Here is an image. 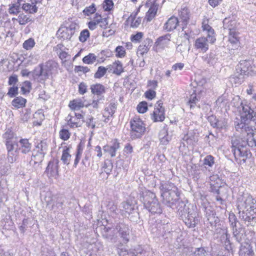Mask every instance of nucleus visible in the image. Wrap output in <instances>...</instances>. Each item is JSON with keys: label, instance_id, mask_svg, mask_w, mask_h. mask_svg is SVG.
Masks as SVG:
<instances>
[{"label": "nucleus", "instance_id": "9", "mask_svg": "<svg viewBox=\"0 0 256 256\" xmlns=\"http://www.w3.org/2000/svg\"><path fill=\"white\" fill-rule=\"evenodd\" d=\"M124 243H128L130 238L131 230L129 226L124 222H119L115 226V228Z\"/></svg>", "mask_w": 256, "mask_h": 256}, {"label": "nucleus", "instance_id": "10", "mask_svg": "<svg viewBox=\"0 0 256 256\" xmlns=\"http://www.w3.org/2000/svg\"><path fill=\"white\" fill-rule=\"evenodd\" d=\"M198 216L197 212L194 208H192V210H189L186 214L182 216L180 219L188 228H194L198 223Z\"/></svg>", "mask_w": 256, "mask_h": 256}, {"label": "nucleus", "instance_id": "26", "mask_svg": "<svg viewBox=\"0 0 256 256\" xmlns=\"http://www.w3.org/2000/svg\"><path fill=\"white\" fill-rule=\"evenodd\" d=\"M44 157V156L43 154L42 155L40 154H36L32 152L31 156V160H30L29 164L33 167L36 168L42 163Z\"/></svg>", "mask_w": 256, "mask_h": 256}, {"label": "nucleus", "instance_id": "47", "mask_svg": "<svg viewBox=\"0 0 256 256\" xmlns=\"http://www.w3.org/2000/svg\"><path fill=\"white\" fill-rule=\"evenodd\" d=\"M69 148H66L62 151V154L61 157V160L64 164L68 165L70 164V161L71 158V155L70 154Z\"/></svg>", "mask_w": 256, "mask_h": 256}, {"label": "nucleus", "instance_id": "55", "mask_svg": "<svg viewBox=\"0 0 256 256\" xmlns=\"http://www.w3.org/2000/svg\"><path fill=\"white\" fill-rule=\"evenodd\" d=\"M183 140L186 141L187 144H190L192 141H198L197 136L193 135L192 132H188L186 135L184 136Z\"/></svg>", "mask_w": 256, "mask_h": 256}, {"label": "nucleus", "instance_id": "42", "mask_svg": "<svg viewBox=\"0 0 256 256\" xmlns=\"http://www.w3.org/2000/svg\"><path fill=\"white\" fill-rule=\"evenodd\" d=\"M68 106L72 110H79L80 108H83L84 106V104L80 100H74L70 102Z\"/></svg>", "mask_w": 256, "mask_h": 256}, {"label": "nucleus", "instance_id": "19", "mask_svg": "<svg viewBox=\"0 0 256 256\" xmlns=\"http://www.w3.org/2000/svg\"><path fill=\"white\" fill-rule=\"evenodd\" d=\"M175 206L177 210V213L179 215L180 218H182V216L186 214L188 212L192 210L190 206H191L192 208H194L193 206L190 204L187 205L184 202L181 200H179Z\"/></svg>", "mask_w": 256, "mask_h": 256}, {"label": "nucleus", "instance_id": "53", "mask_svg": "<svg viewBox=\"0 0 256 256\" xmlns=\"http://www.w3.org/2000/svg\"><path fill=\"white\" fill-rule=\"evenodd\" d=\"M90 34L88 29L82 30L80 34L78 39L82 42H84L86 41L87 39L90 37Z\"/></svg>", "mask_w": 256, "mask_h": 256}, {"label": "nucleus", "instance_id": "32", "mask_svg": "<svg viewBox=\"0 0 256 256\" xmlns=\"http://www.w3.org/2000/svg\"><path fill=\"white\" fill-rule=\"evenodd\" d=\"M179 16L182 24H188L190 20V10L186 7L182 8L179 11Z\"/></svg>", "mask_w": 256, "mask_h": 256}, {"label": "nucleus", "instance_id": "51", "mask_svg": "<svg viewBox=\"0 0 256 256\" xmlns=\"http://www.w3.org/2000/svg\"><path fill=\"white\" fill-rule=\"evenodd\" d=\"M207 36L205 38L211 44H214L216 41V34L214 29L210 30L206 33Z\"/></svg>", "mask_w": 256, "mask_h": 256}, {"label": "nucleus", "instance_id": "37", "mask_svg": "<svg viewBox=\"0 0 256 256\" xmlns=\"http://www.w3.org/2000/svg\"><path fill=\"white\" fill-rule=\"evenodd\" d=\"M204 60L208 64L214 65L218 60V58L216 54L214 52H210L202 57Z\"/></svg>", "mask_w": 256, "mask_h": 256}, {"label": "nucleus", "instance_id": "24", "mask_svg": "<svg viewBox=\"0 0 256 256\" xmlns=\"http://www.w3.org/2000/svg\"><path fill=\"white\" fill-rule=\"evenodd\" d=\"M160 188L162 192L169 193L171 192L174 191L176 192L178 190V188L172 182L168 181L164 182L163 181L160 182Z\"/></svg>", "mask_w": 256, "mask_h": 256}, {"label": "nucleus", "instance_id": "28", "mask_svg": "<svg viewBox=\"0 0 256 256\" xmlns=\"http://www.w3.org/2000/svg\"><path fill=\"white\" fill-rule=\"evenodd\" d=\"M160 109L154 108L151 116L152 119L154 122H162L165 118L164 109H162L161 108H160Z\"/></svg>", "mask_w": 256, "mask_h": 256}, {"label": "nucleus", "instance_id": "40", "mask_svg": "<svg viewBox=\"0 0 256 256\" xmlns=\"http://www.w3.org/2000/svg\"><path fill=\"white\" fill-rule=\"evenodd\" d=\"M137 15V12L134 14H132L128 18L126 22H130V26L132 28H137L140 24L141 22V19L140 18H138L136 20V16Z\"/></svg>", "mask_w": 256, "mask_h": 256}, {"label": "nucleus", "instance_id": "16", "mask_svg": "<svg viewBox=\"0 0 256 256\" xmlns=\"http://www.w3.org/2000/svg\"><path fill=\"white\" fill-rule=\"evenodd\" d=\"M223 27L224 30L228 31L230 34H234V32H238L236 30L237 22L234 18H226L223 20Z\"/></svg>", "mask_w": 256, "mask_h": 256}, {"label": "nucleus", "instance_id": "8", "mask_svg": "<svg viewBox=\"0 0 256 256\" xmlns=\"http://www.w3.org/2000/svg\"><path fill=\"white\" fill-rule=\"evenodd\" d=\"M2 138L4 140L8 153H12L15 149L16 145L18 143V138L16 134L12 130L8 129L3 134Z\"/></svg>", "mask_w": 256, "mask_h": 256}, {"label": "nucleus", "instance_id": "31", "mask_svg": "<svg viewBox=\"0 0 256 256\" xmlns=\"http://www.w3.org/2000/svg\"><path fill=\"white\" fill-rule=\"evenodd\" d=\"M48 150V144L46 142L41 141L36 146L32 152L36 154H40L45 156Z\"/></svg>", "mask_w": 256, "mask_h": 256}, {"label": "nucleus", "instance_id": "46", "mask_svg": "<svg viewBox=\"0 0 256 256\" xmlns=\"http://www.w3.org/2000/svg\"><path fill=\"white\" fill-rule=\"evenodd\" d=\"M158 6L156 4H153L149 8L146 16L148 17V20L150 21L154 17L158 10Z\"/></svg>", "mask_w": 256, "mask_h": 256}, {"label": "nucleus", "instance_id": "30", "mask_svg": "<svg viewBox=\"0 0 256 256\" xmlns=\"http://www.w3.org/2000/svg\"><path fill=\"white\" fill-rule=\"evenodd\" d=\"M254 253L252 247L246 244L245 245H242L239 251L240 256H253Z\"/></svg>", "mask_w": 256, "mask_h": 256}, {"label": "nucleus", "instance_id": "56", "mask_svg": "<svg viewBox=\"0 0 256 256\" xmlns=\"http://www.w3.org/2000/svg\"><path fill=\"white\" fill-rule=\"evenodd\" d=\"M20 4L18 3L10 6L8 12L10 14H16L20 12Z\"/></svg>", "mask_w": 256, "mask_h": 256}, {"label": "nucleus", "instance_id": "45", "mask_svg": "<svg viewBox=\"0 0 256 256\" xmlns=\"http://www.w3.org/2000/svg\"><path fill=\"white\" fill-rule=\"evenodd\" d=\"M125 216L127 217L132 222L136 223L140 222L139 220L140 218L137 208L131 213H128L127 214V216Z\"/></svg>", "mask_w": 256, "mask_h": 256}, {"label": "nucleus", "instance_id": "38", "mask_svg": "<svg viewBox=\"0 0 256 256\" xmlns=\"http://www.w3.org/2000/svg\"><path fill=\"white\" fill-rule=\"evenodd\" d=\"M26 100L21 96H18L14 98L12 102V105L16 108L25 106Z\"/></svg>", "mask_w": 256, "mask_h": 256}, {"label": "nucleus", "instance_id": "13", "mask_svg": "<svg viewBox=\"0 0 256 256\" xmlns=\"http://www.w3.org/2000/svg\"><path fill=\"white\" fill-rule=\"evenodd\" d=\"M32 144L27 138L18 140V143L16 145L14 152H20L22 154H28L31 152Z\"/></svg>", "mask_w": 256, "mask_h": 256}, {"label": "nucleus", "instance_id": "61", "mask_svg": "<svg viewBox=\"0 0 256 256\" xmlns=\"http://www.w3.org/2000/svg\"><path fill=\"white\" fill-rule=\"evenodd\" d=\"M149 50L150 48H148V46L142 44H140L138 47L137 54L142 56L144 54L147 53Z\"/></svg>", "mask_w": 256, "mask_h": 256}, {"label": "nucleus", "instance_id": "58", "mask_svg": "<svg viewBox=\"0 0 256 256\" xmlns=\"http://www.w3.org/2000/svg\"><path fill=\"white\" fill-rule=\"evenodd\" d=\"M96 11V8L95 4H92L90 6L86 7L83 10V13L85 16H89L95 12Z\"/></svg>", "mask_w": 256, "mask_h": 256}, {"label": "nucleus", "instance_id": "15", "mask_svg": "<svg viewBox=\"0 0 256 256\" xmlns=\"http://www.w3.org/2000/svg\"><path fill=\"white\" fill-rule=\"evenodd\" d=\"M210 43L204 36H202L196 38L194 44V48L200 52L204 53L209 48Z\"/></svg>", "mask_w": 256, "mask_h": 256}, {"label": "nucleus", "instance_id": "29", "mask_svg": "<svg viewBox=\"0 0 256 256\" xmlns=\"http://www.w3.org/2000/svg\"><path fill=\"white\" fill-rule=\"evenodd\" d=\"M166 126H164L159 133V138L162 144L166 145L171 140V136L168 134Z\"/></svg>", "mask_w": 256, "mask_h": 256}, {"label": "nucleus", "instance_id": "33", "mask_svg": "<svg viewBox=\"0 0 256 256\" xmlns=\"http://www.w3.org/2000/svg\"><path fill=\"white\" fill-rule=\"evenodd\" d=\"M105 234H103V236L108 241L112 242H115L117 240V236L111 232V228L105 227L104 229Z\"/></svg>", "mask_w": 256, "mask_h": 256}, {"label": "nucleus", "instance_id": "11", "mask_svg": "<svg viewBox=\"0 0 256 256\" xmlns=\"http://www.w3.org/2000/svg\"><path fill=\"white\" fill-rule=\"evenodd\" d=\"M162 192L161 196L163 198V202L168 206L174 208L177 202L180 200V192L178 190L176 192L172 191L169 193Z\"/></svg>", "mask_w": 256, "mask_h": 256}, {"label": "nucleus", "instance_id": "60", "mask_svg": "<svg viewBox=\"0 0 256 256\" xmlns=\"http://www.w3.org/2000/svg\"><path fill=\"white\" fill-rule=\"evenodd\" d=\"M114 2L112 0H104L103 4V8L106 11H110L113 8Z\"/></svg>", "mask_w": 256, "mask_h": 256}, {"label": "nucleus", "instance_id": "62", "mask_svg": "<svg viewBox=\"0 0 256 256\" xmlns=\"http://www.w3.org/2000/svg\"><path fill=\"white\" fill-rule=\"evenodd\" d=\"M116 56L118 58H123L126 55V52L122 46H118L116 48Z\"/></svg>", "mask_w": 256, "mask_h": 256}, {"label": "nucleus", "instance_id": "35", "mask_svg": "<svg viewBox=\"0 0 256 256\" xmlns=\"http://www.w3.org/2000/svg\"><path fill=\"white\" fill-rule=\"evenodd\" d=\"M183 24L184 26L182 28L184 34V37L186 39L189 40L194 34L192 30L194 25H188V24Z\"/></svg>", "mask_w": 256, "mask_h": 256}, {"label": "nucleus", "instance_id": "27", "mask_svg": "<svg viewBox=\"0 0 256 256\" xmlns=\"http://www.w3.org/2000/svg\"><path fill=\"white\" fill-rule=\"evenodd\" d=\"M245 76L247 75L240 72H238L236 69L234 74L230 77V81L236 84H240L244 81Z\"/></svg>", "mask_w": 256, "mask_h": 256}, {"label": "nucleus", "instance_id": "18", "mask_svg": "<svg viewBox=\"0 0 256 256\" xmlns=\"http://www.w3.org/2000/svg\"><path fill=\"white\" fill-rule=\"evenodd\" d=\"M170 34H166L164 36H160L157 38L154 43V46L156 49L158 50H164L168 47V45L170 42Z\"/></svg>", "mask_w": 256, "mask_h": 256}, {"label": "nucleus", "instance_id": "25", "mask_svg": "<svg viewBox=\"0 0 256 256\" xmlns=\"http://www.w3.org/2000/svg\"><path fill=\"white\" fill-rule=\"evenodd\" d=\"M220 187L221 186L218 182H212L210 184V191L214 194H216V200L220 204H223L224 200L219 196L220 194Z\"/></svg>", "mask_w": 256, "mask_h": 256}, {"label": "nucleus", "instance_id": "1", "mask_svg": "<svg viewBox=\"0 0 256 256\" xmlns=\"http://www.w3.org/2000/svg\"><path fill=\"white\" fill-rule=\"evenodd\" d=\"M238 110L240 118H236L234 121L236 130L241 134L242 137L245 136L250 140H256V112L248 105L242 102Z\"/></svg>", "mask_w": 256, "mask_h": 256}, {"label": "nucleus", "instance_id": "64", "mask_svg": "<svg viewBox=\"0 0 256 256\" xmlns=\"http://www.w3.org/2000/svg\"><path fill=\"white\" fill-rule=\"evenodd\" d=\"M206 252L204 248H200L196 249L192 256H206Z\"/></svg>", "mask_w": 256, "mask_h": 256}, {"label": "nucleus", "instance_id": "63", "mask_svg": "<svg viewBox=\"0 0 256 256\" xmlns=\"http://www.w3.org/2000/svg\"><path fill=\"white\" fill-rule=\"evenodd\" d=\"M18 94V86H13L10 87L8 89V92L7 94L10 98H14Z\"/></svg>", "mask_w": 256, "mask_h": 256}, {"label": "nucleus", "instance_id": "2", "mask_svg": "<svg viewBox=\"0 0 256 256\" xmlns=\"http://www.w3.org/2000/svg\"><path fill=\"white\" fill-rule=\"evenodd\" d=\"M237 208L240 218L248 226H256V200L248 193L239 196Z\"/></svg>", "mask_w": 256, "mask_h": 256}, {"label": "nucleus", "instance_id": "39", "mask_svg": "<svg viewBox=\"0 0 256 256\" xmlns=\"http://www.w3.org/2000/svg\"><path fill=\"white\" fill-rule=\"evenodd\" d=\"M70 116V118L68 120V124L71 128H76L82 126V124L84 122V120H82V122L80 120H76V118L74 116H70L69 115L68 116Z\"/></svg>", "mask_w": 256, "mask_h": 256}, {"label": "nucleus", "instance_id": "14", "mask_svg": "<svg viewBox=\"0 0 256 256\" xmlns=\"http://www.w3.org/2000/svg\"><path fill=\"white\" fill-rule=\"evenodd\" d=\"M206 222L208 228L212 229L214 228L220 222V218L216 216V214L210 209L206 208Z\"/></svg>", "mask_w": 256, "mask_h": 256}, {"label": "nucleus", "instance_id": "20", "mask_svg": "<svg viewBox=\"0 0 256 256\" xmlns=\"http://www.w3.org/2000/svg\"><path fill=\"white\" fill-rule=\"evenodd\" d=\"M121 208V210L124 216H127V214L131 213L136 209V202H133L129 200L122 202Z\"/></svg>", "mask_w": 256, "mask_h": 256}, {"label": "nucleus", "instance_id": "3", "mask_svg": "<svg viewBox=\"0 0 256 256\" xmlns=\"http://www.w3.org/2000/svg\"><path fill=\"white\" fill-rule=\"evenodd\" d=\"M140 200L143 202L144 208L152 214L162 213V208L154 193L150 190L143 192Z\"/></svg>", "mask_w": 256, "mask_h": 256}, {"label": "nucleus", "instance_id": "43", "mask_svg": "<svg viewBox=\"0 0 256 256\" xmlns=\"http://www.w3.org/2000/svg\"><path fill=\"white\" fill-rule=\"evenodd\" d=\"M16 20L18 22L20 25H25L28 22L32 21V18L30 16L22 13L18 16Z\"/></svg>", "mask_w": 256, "mask_h": 256}, {"label": "nucleus", "instance_id": "54", "mask_svg": "<svg viewBox=\"0 0 256 256\" xmlns=\"http://www.w3.org/2000/svg\"><path fill=\"white\" fill-rule=\"evenodd\" d=\"M63 26L65 28H67L70 32H72V34H74L76 28L78 27V24L75 22H72L70 24L66 22Z\"/></svg>", "mask_w": 256, "mask_h": 256}, {"label": "nucleus", "instance_id": "52", "mask_svg": "<svg viewBox=\"0 0 256 256\" xmlns=\"http://www.w3.org/2000/svg\"><path fill=\"white\" fill-rule=\"evenodd\" d=\"M35 45V42L33 38H30L28 40H25L22 44L23 48L26 50H31Z\"/></svg>", "mask_w": 256, "mask_h": 256}, {"label": "nucleus", "instance_id": "6", "mask_svg": "<svg viewBox=\"0 0 256 256\" xmlns=\"http://www.w3.org/2000/svg\"><path fill=\"white\" fill-rule=\"evenodd\" d=\"M130 138L132 140L140 138L146 131V125L138 117H134L130 121Z\"/></svg>", "mask_w": 256, "mask_h": 256}, {"label": "nucleus", "instance_id": "36", "mask_svg": "<svg viewBox=\"0 0 256 256\" xmlns=\"http://www.w3.org/2000/svg\"><path fill=\"white\" fill-rule=\"evenodd\" d=\"M238 34V32H234V34H229L228 41L232 45V49H237L240 46Z\"/></svg>", "mask_w": 256, "mask_h": 256}, {"label": "nucleus", "instance_id": "12", "mask_svg": "<svg viewBox=\"0 0 256 256\" xmlns=\"http://www.w3.org/2000/svg\"><path fill=\"white\" fill-rule=\"evenodd\" d=\"M236 69L238 72H240L246 75H248L250 72H254L256 70V68L253 64V60L251 58L240 60L236 66Z\"/></svg>", "mask_w": 256, "mask_h": 256}, {"label": "nucleus", "instance_id": "49", "mask_svg": "<svg viewBox=\"0 0 256 256\" xmlns=\"http://www.w3.org/2000/svg\"><path fill=\"white\" fill-rule=\"evenodd\" d=\"M96 59V56L94 54L90 53L88 55L84 56L82 58V62L86 64H94Z\"/></svg>", "mask_w": 256, "mask_h": 256}, {"label": "nucleus", "instance_id": "50", "mask_svg": "<svg viewBox=\"0 0 256 256\" xmlns=\"http://www.w3.org/2000/svg\"><path fill=\"white\" fill-rule=\"evenodd\" d=\"M107 71V69H106V68L102 66H100L96 72L94 74V78H100L102 76H104L105 74H106Z\"/></svg>", "mask_w": 256, "mask_h": 256}, {"label": "nucleus", "instance_id": "23", "mask_svg": "<svg viewBox=\"0 0 256 256\" xmlns=\"http://www.w3.org/2000/svg\"><path fill=\"white\" fill-rule=\"evenodd\" d=\"M120 148V144L116 139L112 142V146L106 145L103 147V150L105 152H108L112 157L116 156V151Z\"/></svg>", "mask_w": 256, "mask_h": 256}, {"label": "nucleus", "instance_id": "21", "mask_svg": "<svg viewBox=\"0 0 256 256\" xmlns=\"http://www.w3.org/2000/svg\"><path fill=\"white\" fill-rule=\"evenodd\" d=\"M73 35L72 32H70L68 28L63 25L61 26L56 32L57 38L62 40H70Z\"/></svg>", "mask_w": 256, "mask_h": 256}, {"label": "nucleus", "instance_id": "22", "mask_svg": "<svg viewBox=\"0 0 256 256\" xmlns=\"http://www.w3.org/2000/svg\"><path fill=\"white\" fill-rule=\"evenodd\" d=\"M179 23L178 18L175 16H171L164 24V30L166 32H172L175 30Z\"/></svg>", "mask_w": 256, "mask_h": 256}, {"label": "nucleus", "instance_id": "4", "mask_svg": "<svg viewBox=\"0 0 256 256\" xmlns=\"http://www.w3.org/2000/svg\"><path fill=\"white\" fill-rule=\"evenodd\" d=\"M92 93L94 94L93 100L88 106H92L94 108H98V105L104 100V94L106 89L104 86L100 84H92L90 86Z\"/></svg>", "mask_w": 256, "mask_h": 256}, {"label": "nucleus", "instance_id": "34", "mask_svg": "<svg viewBox=\"0 0 256 256\" xmlns=\"http://www.w3.org/2000/svg\"><path fill=\"white\" fill-rule=\"evenodd\" d=\"M36 3L30 2V3L24 4L22 6V9L29 14H33L38 11V7Z\"/></svg>", "mask_w": 256, "mask_h": 256}, {"label": "nucleus", "instance_id": "41", "mask_svg": "<svg viewBox=\"0 0 256 256\" xmlns=\"http://www.w3.org/2000/svg\"><path fill=\"white\" fill-rule=\"evenodd\" d=\"M200 96H197L195 91L190 94L188 101L187 102V104L190 106V109L195 107L196 104L200 100Z\"/></svg>", "mask_w": 256, "mask_h": 256}, {"label": "nucleus", "instance_id": "5", "mask_svg": "<svg viewBox=\"0 0 256 256\" xmlns=\"http://www.w3.org/2000/svg\"><path fill=\"white\" fill-rule=\"evenodd\" d=\"M56 64L54 62L50 60L46 62L44 64H39L34 70V76L45 80L48 78L52 70L56 68Z\"/></svg>", "mask_w": 256, "mask_h": 256}, {"label": "nucleus", "instance_id": "57", "mask_svg": "<svg viewBox=\"0 0 256 256\" xmlns=\"http://www.w3.org/2000/svg\"><path fill=\"white\" fill-rule=\"evenodd\" d=\"M137 110L139 113L144 114L148 110V104L143 101L139 103L137 106Z\"/></svg>", "mask_w": 256, "mask_h": 256}, {"label": "nucleus", "instance_id": "7", "mask_svg": "<svg viewBox=\"0 0 256 256\" xmlns=\"http://www.w3.org/2000/svg\"><path fill=\"white\" fill-rule=\"evenodd\" d=\"M230 228L232 230L233 236L236 242H240L242 240V228L236 216L234 213H230L228 217Z\"/></svg>", "mask_w": 256, "mask_h": 256}, {"label": "nucleus", "instance_id": "59", "mask_svg": "<svg viewBox=\"0 0 256 256\" xmlns=\"http://www.w3.org/2000/svg\"><path fill=\"white\" fill-rule=\"evenodd\" d=\"M70 134L68 130L62 129L60 132V137L64 140H67L70 137Z\"/></svg>", "mask_w": 256, "mask_h": 256}, {"label": "nucleus", "instance_id": "44", "mask_svg": "<svg viewBox=\"0 0 256 256\" xmlns=\"http://www.w3.org/2000/svg\"><path fill=\"white\" fill-rule=\"evenodd\" d=\"M113 66L114 68L112 72L113 74L120 76L124 72L122 64L120 60L113 62Z\"/></svg>", "mask_w": 256, "mask_h": 256}, {"label": "nucleus", "instance_id": "48", "mask_svg": "<svg viewBox=\"0 0 256 256\" xmlns=\"http://www.w3.org/2000/svg\"><path fill=\"white\" fill-rule=\"evenodd\" d=\"M203 164L206 168H212L214 164V158L212 155L206 156L204 159Z\"/></svg>", "mask_w": 256, "mask_h": 256}, {"label": "nucleus", "instance_id": "17", "mask_svg": "<svg viewBox=\"0 0 256 256\" xmlns=\"http://www.w3.org/2000/svg\"><path fill=\"white\" fill-rule=\"evenodd\" d=\"M58 160H54L48 162L45 172L50 177L56 178L58 175Z\"/></svg>", "mask_w": 256, "mask_h": 256}]
</instances>
